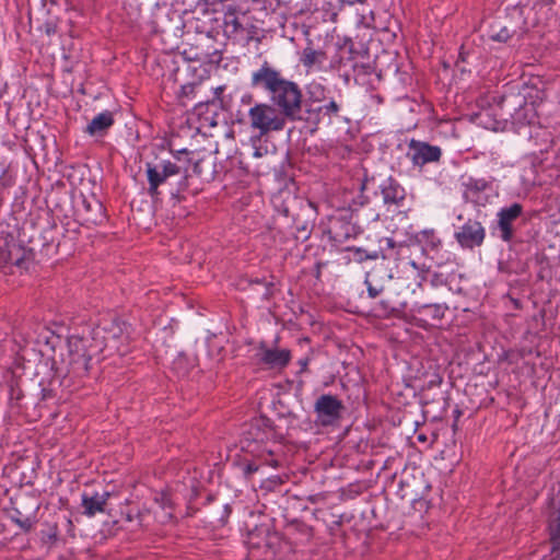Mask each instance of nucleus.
<instances>
[{
  "instance_id": "f257e3e1",
  "label": "nucleus",
  "mask_w": 560,
  "mask_h": 560,
  "mask_svg": "<svg viewBox=\"0 0 560 560\" xmlns=\"http://www.w3.org/2000/svg\"><path fill=\"white\" fill-rule=\"evenodd\" d=\"M250 85L262 89L270 94L271 102L279 113L290 120L300 118L302 93L299 85L282 77L280 71L265 61L252 73Z\"/></svg>"
},
{
  "instance_id": "f03ea898",
  "label": "nucleus",
  "mask_w": 560,
  "mask_h": 560,
  "mask_svg": "<svg viewBox=\"0 0 560 560\" xmlns=\"http://www.w3.org/2000/svg\"><path fill=\"white\" fill-rule=\"evenodd\" d=\"M67 353H61V363L68 373L82 377L88 374L92 358L90 337L71 335L67 340Z\"/></svg>"
},
{
  "instance_id": "7ed1b4c3",
  "label": "nucleus",
  "mask_w": 560,
  "mask_h": 560,
  "mask_svg": "<svg viewBox=\"0 0 560 560\" xmlns=\"http://www.w3.org/2000/svg\"><path fill=\"white\" fill-rule=\"evenodd\" d=\"M247 118L249 128L257 132L258 138L281 131L287 124L279 110L268 103H256L248 109Z\"/></svg>"
},
{
  "instance_id": "20e7f679",
  "label": "nucleus",
  "mask_w": 560,
  "mask_h": 560,
  "mask_svg": "<svg viewBox=\"0 0 560 560\" xmlns=\"http://www.w3.org/2000/svg\"><path fill=\"white\" fill-rule=\"evenodd\" d=\"M275 438L273 429L265 420L254 422L247 432V440L261 446L260 457L272 467L279 465V459L276 456L281 448L280 443L276 442Z\"/></svg>"
},
{
  "instance_id": "39448f33",
  "label": "nucleus",
  "mask_w": 560,
  "mask_h": 560,
  "mask_svg": "<svg viewBox=\"0 0 560 560\" xmlns=\"http://www.w3.org/2000/svg\"><path fill=\"white\" fill-rule=\"evenodd\" d=\"M183 174L177 194L185 190L188 186L187 179L190 176L188 167H180L171 161H162L159 165L147 164V178L149 182V194L152 197L159 195L160 185L164 184L168 177Z\"/></svg>"
},
{
  "instance_id": "423d86ee",
  "label": "nucleus",
  "mask_w": 560,
  "mask_h": 560,
  "mask_svg": "<svg viewBox=\"0 0 560 560\" xmlns=\"http://www.w3.org/2000/svg\"><path fill=\"white\" fill-rule=\"evenodd\" d=\"M381 242H384L385 246H382L380 250L369 252L362 247L351 246L347 248V252L352 255L353 261L362 264L366 260L393 259L406 249L402 244H397L392 237H385Z\"/></svg>"
},
{
  "instance_id": "0eeeda50",
  "label": "nucleus",
  "mask_w": 560,
  "mask_h": 560,
  "mask_svg": "<svg viewBox=\"0 0 560 560\" xmlns=\"http://www.w3.org/2000/svg\"><path fill=\"white\" fill-rule=\"evenodd\" d=\"M256 31V26L249 21V18L246 14H225L224 32L229 37L249 43L255 38L257 33Z\"/></svg>"
},
{
  "instance_id": "6e6552de",
  "label": "nucleus",
  "mask_w": 560,
  "mask_h": 560,
  "mask_svg": "<svg viewBox=\"0 0 560 560\" xmlns=\"http://www.w3.org/2000/svg\"><path fill=\"white\" fill-rule=\"evenodd\" d=\"M454 238L463 249L480 247L486 240V229L478 220L468 219L454 233Z\"/></svg>"
},
{
  "instance_id": "1a4fd4ad",
  "label": "nucleus",
  "mask_w": 560,
  "mask_h": 560,
  "mask_svg": "<svg viewBox=\"0 0 560 560\" xmlns=\"http://www.w3.org/2000/svg\"><path fill=\"white\" fill-rule=\"evenodd\" d=\"M342 402L335 396L324 394L318 397L314 405L316 421L322 425H331L341 416Z\"/></svg>"
},
{
  "instance_id": "9d476101",
  "label": "nucleus",
  "mask_w": 560,
  "mask_h": 560,
  "mask_svg": "<svg viewBox=\"0 0 560 560\" xmlns=\"http://www.w3.org/2000/svg\"><path fill=\"white\" fill-rule=\"evenodd\" d=\"M407 156L415 166L422 167L425 164L439 162L442 150L439 145L412 139L408 145Z\"/></svg>"
},
{
  "instance_id": "9b49d317",
  "label": "nucleus",
  "mask_w": 560,
  "mask_h": 560,
  "mask_svg": "<svg viewBox=\"0 0 560 560\" xmlns=\"http://www.w3.org/2000/svg\"><path fill=\"white\" fill-rule=\"evenodd\" d=\"M75 209L78 214L88 223L97 224L104 219V209L102 202L94 196L86 197L80 194Z\"/></svg>"
},
{
  "instance_id": "f8f14e48",
  "label": "nucleus",
  "mask_w": 560,
  "mask_h": 560,
  "mask_svg": "<svg viewBox=\"0 0 560 560\" xmlns=\"http://www.w3.org/2000/svg\"><path fill=\"white\" fill-rule=\"evenodd\" d=\"M32 259V250L13 240L5 243V249L1 253V260L4 264H11L21 269H28Z\"/></svg>"
},
{
  "instance_id": "ddd939ff",
  "label": "nucleus",
  "mask_w": 560,
  "mask_h": 560,
  "mask_svg": "<svg viewBox=\"0 0 560 560\" xmlns=\"http://www.w3.org/2000/svg\"><path fill=\"white\" fill-rule=\"evenodd\" d=\"M523 212L522 205L515 202L509 207L502 208L498 212V225L501 233V238L509 242L513 237L512 222L516 220Z\"/></svg>"
},
{
  "instance_id": "4468645a",
  "label": "nucleus",
  "mask_w": 560,
  "mask_h": 560,
  "mask_svg": "<svg viewBox=\"0 0 560 560\" xmlns=\"http://www.w3.org/2000/svg\"><path fill=\"white\" fill-rule=\"evenodd\" d=\"M259 360L269 369H283L291 360V352L288 349L260 347Z\"/></svg>"
},
{
  "instance_id": "2eb2a0df",
  "label": "nucleus",
  "mask_w": 560,
  "mask_h": 560,
  "mask_svg": "<svg viewBox=\"0 0 560 560\" xmlns=\"http://www.w3.org/2000/svg\"><path fill=\"white\" fill-rule=\"evenodd\" d=\"M109 497L110 492L108 491L93 493L84 492L82 494V506L84 509V514L89 517H92L97 513H103Z\"/></svg>"
},
{
  "instance_id": "dca6fc26",
  "label": "nucleus",
  "mask_w": 560,
  "mask_h": 560,
  "mask_svg": "<svg viewBox=\"0 0 560 560\" xmlns=\"http://www.w3.org/2000/svg\"><path fill=\"white\" fill-rule=\"evenodd\" d=\"M381 194L386 206L398 207L405 200L404 187L393 178H387L381 185Z\"/></svg>"
},
{
  "instance_id": "f3484780",
  "label": "nucleus",
  "mask_w": 560,
  "mask_h": 560,
  "mask_svg": "<svg viewBox=\"0 0 560 560\" xmlns=\"http://www.w3.org/2000/svg\"><path fill=\"white\" fill-rule=\"evenodd\" d=\"M327 60L326 51L323 49H315L312 40L308 39L307 46L302 50L300 56L301 65L307 70H319L324 62Z\"/></svg>"
},
{
  "instance_id": "a211bd4d",
  "label": "nucleus",
  "mask_w": 560,
  "mask_h": 560,
  "mask_svg": "<svg viewBox=\"0 0 560 560\" xmlns=\"http://www.w3.org/2000/svg\"><path fill=\"white\" fill-rule=\"evenodd\" d=\"M398 268L407 279L412 278L417 287L422 285L429 272L424 265H418L413 260H400Z\"/></svg>"
},
{
  "instance_id": "6ab92c4d",
  "label": "nucleus",
  "mask_w": 560,
  "mask_h": 560,
  "mask_svg": "<svg viewBox=\"0 0 560 560\" xmlns=\"http://www.w3.org/2000/svg\"><path fill=\"white\" fill-rule=\"evenodd\" d=\"M114 124L113 114L108 110L97 114L86 126L85 132L94 136L100 135L112 127Z\"/></svg>"
},
{
  "instance_id": "aec40b11",
  "label": "nucleus",
  "mask_w": 560,
  "mask_h": 560,
  "mask_svg": "<svg viewBox=\"0 0 560 560\" xmlns=\"http://www.w3.org/2000/svg\"><path fill=\"white\" fill-rule=\"evenodd\" d=\"M417 241L424 250L439 252L442 247V240L433 229H424L417 234Z\"/></svg>"
},
{
  "instance_id": "412c9836",
  "label": "nucleus",
  "mask_w": 560,
  "mask_h": 560,
  "mask_svg": "<svg viewBox=\"0 0 560 560\" xmlns=\"http://www.w3.org/2000/svg\"><path fill=\"white\" fill-rule=\"evenodd\" d=\"M464 198L466 200L475 201L479 192L486 190L488 183L482 178L468 177L463 182Z\"/></svg>"
},
{
  "instance_id": "4be33fe9",
  "label": "nucleus",
  "mask_w": 560,
  "mask_h": 560,
  "mask_svg": "<svg viewBox=\"0 0 560 560\" xmlns=\"http://www.w3.org/2000/svg\"><path fill=\"white\" fill-rule=\"evenodd\" d=\"M307 96L312 103H323L327 100V90L322 83L313 81L307 85Z\"/></svg>"
},
{
  "instance_id": "5701e85b",
  "label": "nucleus",
  "mask_w": 560,
  "mask_h": 560,
  "mask_svg": "<svg viewBox=\"0 0 560 560\" xmlns=\"http://www.w3.org/2000/svg\"><path fill=\"white\" fill-rule=\"evenodd\" d=\"M550 540L553 549L560 551V508L555 512L549 522Z\"/></svg>"
},
{
  "instance_id": "b1692460",
  "label": "nucleus",
  "mask_w": 560,
  "mask_h": 560,
  "mask_svg": "<svg viewBox=\"0 0 560 560\" xmlns=\"http://www.w3.org/2000/svg\"><path fill=\"white\" fill-rule=\"evenodd\" d=\"M316 112L331 119L332 117L338 116L340 112V105L335 100H329L328 103L318 106Z\"/></svg>"
},
{
  "instance_id": "393cba45",
  "label": "nucleus",
  "mask_w": 560,
  "mask_h": 560,
  "mask_svg": "<svg viewBox=\"0 0 560 560\" xmlns=\"http://www.w3.org/2000/svg\"><path fill=\"white\" fill-rule=\"evenodd\" d=\"M38 30L44 33L45 35L47 36H52L57 33V30H58V22L56 19H49L47 21H45L39 27Z\"/></svg>"
},
{
  "instance_id": "a878e982",
  "label": "nucleus",
  "mask_w": 560,
  "mask_h": 560,
  "mask_svg": "<svg viewBox=\"0 0 560 560\" xmlns=\"http://www.w3.org/2000/svg\"><path fill=\"white\" fill-rule=\"evenodd\" d=\"M422 308L430 311L432 316L438 319L442 318L447 310V307L442 304H425Z\"/></svg>"
},
{
  "instance_id": "bb28decb",
  "label": "nucleus",
  "mask_w": 560,
  "mask_h": 560,
  "mask_svg": "<svg viewBox=\"0 0 560 560\" xmlns=\"http://www.w3.org/2000/svg\"><path fill=\"white\" fill-rule=\"evenodd\" d=\"M19 515L18 516H13L12 520L14 521V523L21 528L23 529L24 532H28L32 529L33 527V521L31 517H27V516H22L21 513L19 512L18 513Z\"/></svg>"
},
{
  "instance_id": "cd10ccee",
  "label": "nucleus",
  "mask_w": 560,
  "mask_h": 560,
  "mask_svg": "<svg viewBox=\"0 0 560 560\" xmlns=\"http://www.w3.org/2000/svg\"><path fill=\"white\" fill-rule=\"evenodd\" d=\"M365 284L368 287V294L370 298L374 299L376 296H378L381 294V292L383 291V287H376V285H373L370 281H369V278L366 277L365 279Z\"/></svg>"
},
{
  "instance_id": "c85d7f7f",
  "label": "nucleus",
  "mask_w": 560,
  "mask_h": 560,
  "mask_svg": "<svg viewBox=\"0 0 560 560\" xmlns=\"http://www.w3.org/2000/svg\"><path fill=\"white\" fill-rule=\"evenodd\" d=\"M197 88L196 84H185L182 86L180 89V93H179V96L180 97H190L192 95H195V89Z\"/></svg>"
},
{
  "instance_id": "c756f323",
  "label": "nucleus",
  "mask_w": 560,
  "mask_h": 560,
  "mask_svg": "<svg viewBox=\"0 0 560 560\" xmlns=\"http://www.w3.org/2000/svg\"><path fill=\"white\" fill-rule=\"evenodd\" d=\"M492 37L497 40H506L510 37V33L506 28H503L499 34Z\"/></svg>"
},
{
  "instance_id": "7c9ffc66",
  "label": "nucleus",
  "mask_w": 560,
  "mask_h": 560,
  "mask_svg": "<svg viewBox=\"0 0 560 560\" xmlns=\"http://www.w3.org/2000/svg\"><path fill=\"white\" fill-rule=\"evenodd\" d=\"M104 339H105V347L106 348H110L112 349V348L116 347V340H115L114 336H112L110 338L104 337Z\"/></svg>"
},
{
  "instance_id": "2f4dec72",
  "label": "nucleus",
  "mask_w": 560,
  "mask_h": 560,
  "mask_svg": "<svg viewBox=\"0 0 560 560\" xmlns=\"http://www.w3.org/2000/svg\"><path fill=\"white\" fill-rule=\"evenodd\" d=\"M223 90H224V86L215 88L214 91H213V98H212V101L219 100L221 94L223 93Z\"/></svg>"
},
{
  "instance_id": "473e14b6",
  "label": "nucleus",
  "mask_w": 560,
  "mask_h": 560,
  "mask_svg": "<svg viewBox=\"0 0 560 560\" xmlns=\"http://www.w3.org/2000/svg\"><path fill=\"white\" fill-rule=\"evenodd\" d=\"M47 539H48V541H50V542L56 541V540H57V530H56V529H54L51 533H49V534L47 535Z\"/></svg>"
},
{
  "instance_id": "72a5a7b5",
  "label": "nucleus",
  "mask_w": 560,
  "mask_h": 560,
  "mask_svg": "<svg viewBox=\"0 0 560 560\" xmlns=\"http://www.w3.org/2000/svg\"><path fill=\"white\" fill-rule=\"evenodd\" d=\"M199 164H200V161H197L192 164V173L197 174V175H200L201 174V171H200V167H199Z\"/></svg>"
},
{
  "instance_id": "f704fd0d",
  "label": "nucleus",
  "mask_w": 560,
  "mask_h": 560,
  "mask_svg": "<svg viewBox=\"0 0 560 560\" xmlns=\"http://www.w3.org/2000/svg\"><path fill=\"white\" fill-rule=\"evenodd\" d=\"M256 470H257V467H256V466L248 465V466L246 467V472H247V474L255 472Z\"/></svg>"
},
{
  "instance_id": "c9c22d12",
  "label": "nucleus",
  "mask_w": 560,
  "mask_h": 560,
  "mask_svg": "<svg viewBox=\"0 0 560 560\" xmlns=\"http://www.w3.org/2000/svg\"><path fill=\"white\" fill-rule=\"evenodd\" d=\"M307 363H308V360H307V359H304V360H301V361H300V364H301V366H302V369H303V370L307 366Z\"/></svg>"
},
{
  "instance_id": "e433bc0d",
  "label": "nucleus",
  "mask_w": 560,
  "mask_h": 560,
  "mask_svg": "<svg viewBox=\"0 0 560 560\" xmlns=\"http://www.w3.org/2000/svg\"><path fill=\"white\" fill-rule=\"evenodd\" d=\"M126 520H127L128 522H131V521H132V515L128 513V514L126 515Z\"/></svg>"
},
{
  "instance_id": "4c0bfd02",
  "label": "nucleus",
  "mask_w": 560,
  "mask_h": 560,
  "mask_svg": "<svg viewBox=\"0 0 560 560\" xmlns=\"http://www.w3.org/2000/svg\"><path fill=\"white\" fill-rule=\"evenodd\" d=\"M254 155H255V156H260L259 151H258V150H256V151H255V153H254Z\"/></svg>"
}]
</instances>
